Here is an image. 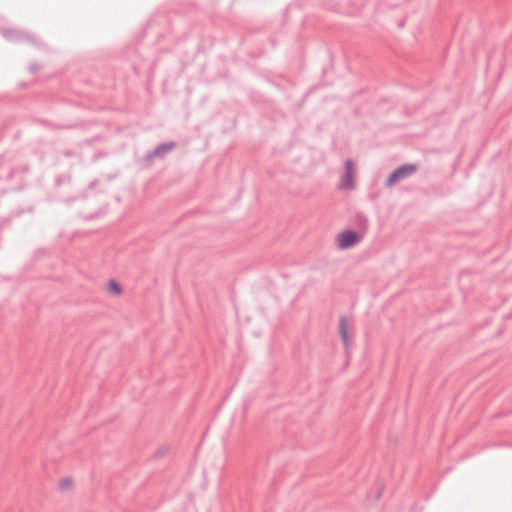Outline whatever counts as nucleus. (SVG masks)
<instances>
[{
    "label": "nucleus",
    "instance_id": "10",
    "mask_svg": "<svg viewBox=\"0 0 512 512\" xmlns=\"http://www.w3.org/2000/svg\"><path fill=\"white\" fill-rule=\"evenodd\" d=\"M39 68H40V67H39V65H37V64H31V65H30V67H29L30 71H31V72H33V73H35L36 71H38V70H39Z\"/></svg>",
    "mask_w": 512,
    "mask_h": 512
},
{
    "label": "nucleus",
    "instance_id": "6",
    "mask_svg": "<svg viewBox=\"0 0 512 512\" xmlns=\"http://www.w3.org/2000/svg\"><path fill=\"white\" fill-rule=\"evenodd\" d=\"M354 225L360 232L365 233L369 227L368 217L362 212H357L354 217Z\"/></svg>",
    "mask_w": 512,
    "mask_h": 512
},
{
    "label": "nucleus",
    "instance_id": "5",
    "mask_svg": "<svg viewBox=\"0 0 512 512\" xmlns=\"http://www.w3.org/2000/svg\"><path fill=\"white\" fill-rule=\"evenodd\" d=\"M175 147L174 142H166L155 147L149 154L148 158L163 157Z\"/></svg>",
    "mask_w": 512,
    "mask_h": 512
},
{
    "label": "nucleus",
    "instance_id": "3",
    "mask_svg": "<svg viewBox=\"0 0 512 512\" xmlns=\"http://www.w3.org/2000/svg\"><path fill=\"white\" fill-rule=\"evenodd\" d=\"M362 235L353 230H345L338 235L337 245L340 249H349L361 241Z\"/></svg>",
    "mask_w": 512,
    "mask_h": 512
},
{
    "label": "nucleus",
    "instance_id": "9",
    "mask_svg": "<svg viewBox=\"0 0 512 512\" xmlns=\"http://www.w3.org/2000/svg\"><path fill=\"white\" fill-rule=\"evenodd\" d=\"M71 484H72V479H71V478H64V479L60 482V488H61L62 490H65V489L69 488Z\"/></svg>",
    "mask_w": 512,
    "mask_h": 512
},
{
    "label": "nucleus",
    "instance_id": "2",
    "mask_svg": "<svg viewBox=\"0 0 512 512\" xmlns=\"http://www.w3.org/2000/svg\"><path fill=\"white\" fill-rule=\"evenodd\" d=\"M417 171V166L415 164H405L397 169H395L386 181V186L391 187L395 183L400 182L411 175H413Z\"/></svg>",
    "mask_w": 512,
    "mask_h": 512
},
{
    "label": "nucleus",
    "instance_id": "4",
    "mask_svg": "<svg viewBox=\"0 0 512 512\" xmlns=\"http://www.w3.org/2000/svg\"><path fill=\"white\" fill-rule=\"evenodd\" d=\"M340 188L349 190L353 188V162L352 160H346L345 162V173L343 175Z\"/></svg>",
    "mask_w": 512,
    "mask_h": 512
},
{
    "label": "nucleus",
    "instance_id": "1",
    "mask_svg": "<svg viewBox=\"0 0 512 512\" xmlns=\"http://www.w3.org/2000/svg\"><path fill=\"white\" fill-rule=\"evenodd\" d=\"M2 36L10 42H27L32 43L36 46L39 45L36 37L24 31L16 30V29H2L0 30Z\"/></svg>",
    "mask_w": 512,
    "mask_h": 512
},
{
    "label": "nucleus",
    "instance_id": "11",
    "mask_svg": "<svg viewBox=\"0 0 512 512\" xmlns=\"http://www.w3.org/2000/svg\"><path fill=\"white\" fill-rule=\"evenodd\" d=\"M380 496H381V491H378V492H377V494H376V496H375V499H376V500H377V499H379V498H380Z\"/></svg>",
    "mask_w": 512,
    "mask_h": 512
},
{
    "label": "nucleus",
    "instance_id": "7",
    "mask_svg": "<svg viewBox=\"0 0 512 512\" xmlns=\"http://www.w3.org/2000/svg\"><path fill=\"white\" fill-rule=\"evenodd\" d=\"M347 327H348V320L345 317H341L340 323H339V333H340L342 342L345 345V347H347L348 343H349Z\"/></svg>",
    "mask_w": 512,
    "mask_h": 512
},
{
    "label": "nucleus",
    "instance_id": "8",
    "mask_svg": "<svg viewBox=\"0 0 512 512\" xmlns=\"http://www.w3.org/2000/svg\"><path fill=\"white\" fill-rule=\"evenodd\" d=\"M108 288L109 291L115 295H119L121 293V286L114 280L109 282Z\"/></svg>",
    "mask_w": 512,
    "mask_h": 512
}]
</instances>
